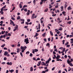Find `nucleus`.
I'll return each mask as SVG.
<instances>
[{
  "instance_id": "25",
  "label": "nucleus",
  "mask_w": 73,
  "mask_h": 73,
  "mask_svg": "<svg viewBox=\"0 0 73 73\" xmlns=\"http://www.w3.org/2000/svg\"><path fill=\"white\" fill-rule=\"evenodd\" d=\"M19 6L20 7V8H22V4L20 3L19 4Z\"/></svg>"
},
{
  "instance_id": "28",
  "label": "nucleus",
  "mask_w": 73,
  "mask_h": 73,
  "mask_svg": "<svg viewBox=\"0 0 73 73\" xmlns=\"http://www.w3.org/2000/svg\"><path fill=\"white\" fill-rule=\"evenodd\" d=\"M56 60L57 61H62V60H61V59H57Z\"/></svg>"
},
{
  "instance_id": "30",
  "label": "nucleus",
  "mask_w": 73,
  "mask_h": 73,
  "mask_svg": "<svg viewBox=\"0 0 73 73\" xmlns=\"http://www.w3.org/2000/svg\"><path fill=\"white\" fill-rule=\"evenodd\" d=\"M62 44L63 45L64 44V43H65V40H63L62 41Z\"/></svg>"
},
{
  "instance_id": "58",
  "label": "nucleus",
  "mask_w": 73,
  "mask_h": 73,
  "mask_svg": "<svg viewBox=\"0 0 73 73\" xmlns=\"http://www.w3.org/2000/svg\"><path fill=\"white\" fill-rule=\"evenodd\" d=\"M44 41H45V42H46V38H44Z\"/></svg>"
},
{
  "instance_id": "39",
  "label": "nucleus",
  "mask_w": 73,
  "mask_h": 73,
  "mask_svg": "<svg viewBox=\"0 0 73 73\" xmlns=\"http://www.w3.org/2000/svg\"><path fill=\"white\" fill-rule=\"evenodd\" d=\"M15 28H17L18 29V26L17 25H16L15 26Z\"/></svg>"
},
{
  "instance_id": "36",
  "label": "nucleus",
  "mask_w": 73,
  "mask_h": 73,
  "mask_svg": "<svg viewBox=\"0 0 73 73\" xmlns=\"http://www.w3.org/2000/svg\"><path fill=\"white\" fill-rule=\"evenodd\" d=\"M11 19L13 20H15V19L14 17H11Z\"/></svg>"
},
{
  "instance_id": "8",
  "label": "nucleus",
  "mask_w": 73,
  "mask_h": 73,
  "mask_svg": "<svg viewBox=\"0 0 73 73\" xmlns=\"http://www.w3.org/2000/svg\"><path fill=\"white\" fill-rule=\"evenodd\" d=\"M31 12V11L29 10H28V12L27 13V16H28V15H30V12Z\"/></svg>"
},
{
  "instance_id": "24",
  "label": "nucleus",
  "mask_w": 73,
  "mask_h": 73,
  "mask_svg": "<svg viewBox=\"0 0 73 73\" xmlns=\"http://www.w3.org/2000/svg\"><path fill=\"white\" fill-rule=\"evenodd\" d=\"M17 20H19L20 19V16H18L17 18Z\"/></svg>"
},
{
  "instance_id": "10",
  "label": "nucleus",
  "mask_w": 73,
  "mask_h": 73,
  "mask_svg": "<svg viewBox=\"0 0 73 73\" xmlns=\"http://www.w3.org/2000/svg\"><path fill=\"white\" fill-rule=\"evenodd\" d=\"M8 54V52H7V51H5L4 54V56H7V55Z\"/></svg>"
},
{
  "instance_id": "12",
  "label": "nucleus",
  "mask_w": 73,
  "mask_h": 73,
  "mask_svg": "<svg viewBox=\"0 0 73 73\" xmlns=\"http://www.w3.org/2000/svg\"><path fill=\"white\" fill-rule=\"evenodd\" d=\"M33 70V67H31L30 68V71L32 72Z\"/></svg>"
},
{
  "instance_id": "17",
  "label": "nucleus",
  "mask_w": 73,
  "mask_h": 73,
  "mask_svg": "<svg viewBox=\"0 0 73 73\" xmlns=\"http://www.w3.org/2000/svg\"><path fill=\"white\" fill-rule=\"evenodd\" d=\"M70 40H71L70 43H71V44L73 43V38L71 39H70Z\"/></svg>"
},
{
  "instance_id": "6",
  "label": "nucleus",
  "mask_w": 73,
  "mask_h": 73,
  "mask_svg": "<svg viewBox=\"0 0 73 73\" xmlns=\"http://www.w3.org/2000/svg\"><path fill=\"white\" fill-rule=\"evenodd\" d=\"M10 21L11 22V23H12V24H13V26H15V23H14V22H13V21H12V20H10Z\"/></svg>"
},
{
  "instance_id": "7",
  "label": "nucleus",
  "mask_w": 73,
  "mask_h": 73,
  "mask_svg": "<svg viewBox=\"0 0 73 73\" xmlns=\"http://www.w3.org/2000/svg\"><path fill=\"white\" fill-rule=\"evenodd\" d=\"M7 64L9 65H12V62H7Z\"/></svg>"
},
{
  "instance_id": "57",
  "label": "nucleus",
  "mask_w": 73,
  "mask_h": 73,
  "mask_svg": "<svg viewBox=\"0 0 73 73\" xmlns=\"http://www.w3.org/2000/svg\"><path fill=\"white\" fill-rule=\"evenodd\" d=\"M3 60H7V58L6 57L4 58Z\"/></svg>"
},
{
  "instance_id": "3",
  "label": "nucleus",
  "mask_w": 73,
  "mask_h": 73,
  "mask_svg": "<svg viewBox=\"0 0 73 73\" xmlns=\"http://www.w3.org/2000/svg\"><path fill=\"white\" fill-rule=\"evenodd\" d=\"M54 2H52L51 3V4H49V6H50V7H49V9H51V8H52V7H53V6H51V5H53V4H54Z\"/></svg>"
},
{
  "instance_id": "19",
  "label": "nucleus",
  "mask_w": 73,
  "mask_h": 73,
  "mask_svg": "<svg viewBox=\"0 0 73 73\" xmlns=\"http://www.w3.org/2000/svg\"><path fill=\"white\" fill-rule=\"evenodd\" d=\"M33 3L34 5H36V0H34Z\"/></svg>"
},
{
  "instance_id": "22",
  "label": "nucleus",
  "mask_w": 73,
  "mask_h": 73,
  "mask_svg": "<svg viewBox=\"0 0 73 73\" xmlns=\"http://www.w3.org/2000/svg\"><path fill=\"white\" fill-rule=\"evenodd\" d=\"M17 53H19L20 52V50H19V48H17Z\"/></svg>"
},
{
  "instance_id": "21",
  "label": "nucleus",
  "mask_w": 73,
  "mask_h": 73,
  "mask_svg": "<svg viewBox=\"0 0 73 73\" xmlns=\"http://www.w3.org/2000/svg\"><path fill=\"white\" fill-rule=\"evenodd\" d=\"M38 50L37 49H34V51L35 52H38Z\"/></svg>"
},
{
  "instance_id": "15",
  "label": "nucleus",
  "mask_w": 73,
  "mask_h": 73,
  "mask_svg": "<svg viewBox=\"0 0 73 73\" xmlns=\"http://www.w3.org/2000/svg\"><path fill=\"white\" fill-rule=\"evenodd\" d=\"M50 35H51V36H53V32L52 31H50Z\"/></svg>"
},
{
  "instance_id": "47",
  "label": "nucleus",
  "mask_w": 73,
  "mask_h": 73,
  "mask_svg": "<svg viewBox=\"0 0 73 73\" xmlns=\"http://www.w3.org/2000/svg\"><path fill=\"white\" fill-rule=\"evenodd\" d=\"M3 35H1V36H0V38H3Z\"/></svg>"
},
{
  "instance_id": "26",
  "label": "nucleus",
  "mask_w": 73,
  "mask_h": 73,
  "mask_svg": "<svg viewBox=\"0 0 73 73\" xmlns=\"http://www.w3.org/2000/svg\"><path fill=\"white\" fill-rule=\"evenodd\" d=\"M0 13H1V15H3V14H4V13H3V11H0Z\"/></svg>"
},
{
  "instance_id": "55",
  "label": "nucleus",
  "mask_w": 73,
  "mask_h": 73,
  "mask_svg": "<svg viewBox=\"0 0 73 73\" xmlns=\"http://www.w3.org/2000/svg\"><path fill=\"white\" fill-rule=\"evenodd\" d=\"M68 24H71V21H70L68 22Z\"/></svg>"
},
{
  "instance_id": "41",
  "label": "nucleus",
  "mask_w": 73,
  "mask_h": 73,
  "mask_svg": "<svg viewBox=\"0 0 73 73\" xmlns=\"http://www.w3.org/2000/svg\"><path fill=\"white\" fill-rule=\"evenodd\" d=\"M52 16H53V17H54V16H56V14H52Z\"/></svg>"
},
{
  "instance_id": "54",
  "label": "nucleus",
  "mask_w": 73,
  "mask_h": 73,
  "mask_svg": "<svg viewBox=\"0 0 73 73\" xmlns=\"http://www.w3.org/2000/svg\"><path fill=\"white\" fill-rule=\"evenodd\" d=\"M9 38H10V37H8L6 38L7 40H9Z\"/></svg>"
},
{
  "instance_id": "16",
  "label": "nucleus",
  "mask_w": 73,
  "mask_h": 73,
  "mask_svg": "<svg viewBox=\"0 0 73 73\" xmlns=\"http://www.w3.org/2000/svg\"><path fill=\"white\" fill-rule=\"evenodd\" d=\"M9 72H11V73H12V72H14V70L12 69L11 70H9Z\"/></svg>"
},
{
  "instance_id": "56",
  "label": "nucleus",
  "mask_w": 73,
  "mask_h": 73,
  "mask_svg": "<svg viewBox=\"0 0 73 73\" xmlns=\"http://www.w3.org/2000/svg\"><path fill=\"white\" fill-rule=\"evenodd\" d=\"M15 7H13L12 9V11H13L14 10H15Z\"/></svg>"
},
{
  "instance_id": "27",
  "label": "nucleus",
  "mask_w": 73,
  "mask_h": 73,
  "mask_svg": "<svg viewBox=\"0 0 73 73\" xmlns=\"http://www.w3.org/2000/svg\"><path fill=\"white\" fill-rule=\"evenodd\" d=\"M48 9H46L44 10V12H48Z\"/></svg>"
},
{
  "instance_id": "59",
  "label": "nucleus",
  "mask_w": 73,
  "mask_h": 73,
  "mask_svg": "<svg viewBox=\"0 0 73 73\" xmlns=\"http://www.w3.org/2000/svg\"><path fill=\"white\" fill-rule=\"evenodd\" d=\"M8 35L9 36H11V34L10 33H9L8 34Z\"/></svg>"
},
{
  "instance_id": "63",
  "label": "nucleus",
  "mask_w": 73,
  "mask_h": 73,
  "mask_svg": "<svg viewBox=\"0 0 73 73\" xmlns=\"http://www.w3.org/2000/svg\"><path fill=\"white\" fill-rule=\"evenodd\" d=\"M59 31H62V28H60L58 29Z\"/></svg>"
},
{
  "instance_id": "53",
  "label": "nucleus",
  "mask_w": 73,
  "mask_h": 73,
  "mask_svg": "<svg viewBox=\"0 0 73 73\" xmlns=\"http://www.w3.org/2000/svg\"><path fill=\"white\" fill-rule=\"evenodd\" d=\"M1 33V35H3V34H4V31H2Z\"/></svg>"
},
{
  "instance_id": "51",
  "label": "nucleus",
  "mask_w": 73,
  "mask_h": 73,
  "mask_svg": "<svg viewBox=\"0 0 73 73\" xmlns=\"http://www.w3.org/2000/svg\"><path fill=\"white\" fill-rule=\"evenodd\" d=\"M17 58V56H15V58H14L15 60H16V58Z\"/></svg>"
},
{
  "instance_id": "35",
  "label": "nucleus",
  "mask_w": 73,
  "mask_h": 73,
  "mask_svg": "<svg viewBox=\"0 0 73 73\" xmlns=\"http://www.w3.org/2000/svg\"><path fill=\"white\" fill-rule=\"evenodd\" d=\"M6 6H7L6 5H5L4 7H2V9H4V8H5V7H6Z\"/></svg>"
},
{
  "instance_id": "49",
  "label": "nucleus",
  "mask_w": 73,
  "mask_h": 73,
  "mask_svg": "<svg viewBox=\"0 0 73 73\" xmlns=\"http://www.w3.org/2000/svg\"><path fill=\"white\" fill-rule=\"evenodd\" d=\"M53 38H54L53 37H52L51 38V42H52V41H53Z\"/></svg>"
},
{
  "instance_id": "23",
  "label": "nucleus",
  "mask_w": 73,
  "mask_h": 73,
  "mask_svg": "<svg viewBox=\"0 0 73 73\" xmlns=\"http://www.w3.org/2000/svg\"><path fill=\"white\" fill-rule=\"evenodd\" d=\"M5 46V44H4L3 45H2L1 46V47H2V48H3V47H4V46Z\"/></svg>"
},
{
  "instance_id": "2",
  "label": "nucleus",
  "mask_w": 73,
  "mask_h": 73,
  "mask_svg": "<svg viewBox=\"0 0 73 73\" xmlns=\"http://www.w3.org/2000/svg\"><path fill=\"white\" fill-rule=\"evenodd\" d=\"M24 42H26V44H27L29 43L28 38H27L26 39H25L24 40Z\"/></svg>"
},
{
  "instance_id": "11",
  "label": "nucleus",
  "mask_w": 73,
  "mask_h": 73,
  "mask_svg": "<svg viewBox=\"0 0 73 73\" xmlns=\"http://www.w3.org/2000/svg\"><path fill=\"white\" fill-rule=\"evenodd\" d=\"M60 55H57L56 57V59H59V58H60Z\"/></svg>"
},
{
  "instance_id": "4",
  "label": "nucleus",
  "mask_w": 73,
  "mask_h": 73,
  "mask_svg": "<svg viewBox=\"0 0 73 73\" xmlns=\"http://www.w3.org/2000/svg\"><path fill=\"white\" fill-rule=\"evenodd\" d=\"M51 60V58H49V59L48 60L45 62L46 64H48V63H49V62Z\"/></svg>"
},
{
  "instance_id": "38",
  "label": "nucleus",
  "mask_w": 73,
  "mask_h": 73,
  "mask_svg": "<svg viewBox=\"0 0 73 73\" xmlns=\"http://www.w3.org/2000/svg\"><path fill=\"white\" fill-rule=\"evenodd\" d=\"M25 24H26L27 25H29V23L28 22H26L25 23Z\"/></svg>"
},
{
  "instance_id": "34",
  "label": "nucleus",
  "mask_w": 73,
  "mask_h": 73,
  "mask_svg": "<svg viewBox=\"0 0 73 73\" xmlns=\"http://www.w3.org/2000/svg\"><path fill=\"white\" fill-rule=\"evenodd\" d=\"M62 13L63 15H64V16H65L66 15H65V11H63L62 12Z\"/></svg>"
},
{
  "instance_id": "42",
  "label": "nucleus",
  "mask_w": 73,
  "mask_h": 73,
  "mask_svg": "<svg viewBox=\"0 0 73 73\" xmlns=\"http://www.w3.org/2000/svg\"><path fill=\"white\" fill-rule=\"evenodd\" d=\"M1 29H3V30H4V27H3V28L2 27H1L0 28Z\"/></svg>"
},
{
  "instance_id": "62",
  "label": "nucleus",
  "mask_w": 73,
  "mask_h": 73,
  "mask_svg": "<svg viewBox=\"0 0 73 73\" xmlns=\"http://www.w3.org/2000/svg\"><path fill=\"white\" fill-rule=\"evenodd\" d=\"M40 65V63H38V64H37V66H39Z\"/></svg>"
},
{
  "instance_id": "40",
  "label": "nucleus",
  "mask_w": 73,
  "mask_h": 73,
  "mask_svg": "<svg viewBox=\"0 0 73 73\" xmlns=\"http://www.w3.org/2000/svg\"><path fill=\"white\" fill-rule=\"evenodd\" d=\"M33 60H35V61H37V60H36V58H33Z\"/></svg>"
},
{
  "instance_id": "33",
  "label": "nucleus",
  "mask_w": 73,
  "mask_h": 73,
  "mask_svg": "<svg viewBox=\"0 0 73 73\" xmlns=\"http://www.w3.org/2000/svg\"><path fill=\"white\" fill-rule=\"evenodd\" d=\"M24 11H25V12H27V11H28V10H27V9H25L24 10Z\"/></svg>"
},
{
  "instance_id": "46",
  "label": "nucleus",
  "mask_w": 73,
  "mask_h": 73,
  "mask_svg": "<svg viewBox=\"0 0 73 73\" xmlns=\"http://www.w3.org/2000/svg\"><path fill=\"white\" fill-rule=\"evenodd\" d=\"M31 21V20L30 19H28L27 20V22H30Z\"/></svg>"
},
{
  "instance_id": "48",
  "label": "nucleus",
  "mask_w": 73,
  "mask_h": 73,
  "mask_svg": "<svg viewBox=\"0 0 73 73\" xmlns=\"http://www.w3.org/2000/svg\"><path fill=\"white\" fill-rule=\"evenodd\" d=\"M49 45H50V44L49 43H47L46 44V46H49Z\"/></svg>"
},
{
  "instance_id": "31",
  "label": "nucleus",
  "mask_w": 73,
  "mask_h": 73,
  "mask_svg": "<svg viewBox=\"0 0 73 73\" xmlns=\"http://www.w3.org/2000/svg\"><path fill=\"white\" fill-rule=\"evenodd\" d=\"M20 54L21 56H22V57H23V53H22V52H20Z\"/></svg>"
},
{
  "instance_id": "5",
  "label": "nucleus",
  "mask_w": 73,
  "mask_h": 73,
  "mask_svg": "<svg viewBox=\"0 0 73 73\" xmlns=\"http://www.w3.org/2000/svg\"><path fill=\"white\" fill-rule=\"evenodd\" d=\"M20 20L21 21H23V22H21V23L22 24H24V21H25V20L24 19H21Z\"/></svg>"
},
{
  "instance_id": "32",
  "label": "nucleus",
  "mask_w": 73,
  "mask_h": 73,
  "mask_svg": "<svg viewBox=\"0 0 73 73\" xmlns=\"http://www.w3.org/2000/svg\"><path fill=\"white\" fill-rule=\"evenodd\" d=\"M69 64V65H70V66H73V65L72 64V63H70Z\"/></svg>"
},
{
  "instance_id": "37",
  "label": "nucleus",
  "mask_w": 73,
  "mask_h": 73,
  "mask_svg": "<svg viewBox=\"0 0 73 73\" xmlns=\"http://www.w3.org/2000/svg\"><path fill=\"white\" fill-rule=\"evenodd\" d=\"M26 54H29V51H27Z\"/></svg>"
},
{
  "instance_id": "60",
  "label": "nucleus",
  "mask_w": 73,
  "mask_h": 73,
  "mask_svg": "<svg viewBox=\"0 0 73 73\" xmlns=\"http://www.w3.org/2000/svg\"><path fill=\"white\" fill-rule=\"evenodd\" d=\"M61 0H59L58 1H56V3H59V2H60Z\"/></svg>"
},
{
  "instance_id": "45",
  "label": "nucleus",
  "mask_w": 73,
  "mask_h": 73,
  "mask_svg": "<svg viewBox=\"0 0 73 73\" xmlns=\"http://www.w3.org/2000/svg\"><path fill=\"white\" fill-rule=\"evenodd\" d=\"M38 28L39 29H40V24H38Z\"/></svg>"
},
{
  "instance_id": "50",
  "label": "nucleus",
  "mask_w": 73,
  "mask_h": 73,
  "mask_svg": "<svg viewBox=\"0 0 73 73\" xmlns=\"http://www.w3.org/2000/svg\"><path fill=\"white\" fill-rule=\"evenodd\" d=\"M65 48H64L62 50V51L63 52H65Z\"/></svg>"
},
{
  "instance_id": "13",
  "label": "nucleus",
  "mask_w": 73,
  "mask_h": 73,
  "mask_svg": "<svg viewBox=\"0 0 73 73\" xmlns=\"http://www.w3.org/2000/svg\"><path fill=\"white\" fill-rule=\"evenodd\" d=\"M38 34H37V33H36L35 35L34 36V37H37V36H38Z\"/></svg>"
},
{
  "instance_id": "18",
  "label": "nucleus",
  "mask_w": 73,
  "mask_h": 73,
  "mask_svg": "<svg viewBox=\"0 0 73 73\" xmlns=\"http://www.w3.org/2000/svg\"><path fill=\"white\" fill-rule=\"evenodd\" d=\"M71 9H72L70 7H68V10H71Z\"/></svg>"
},
{
  "instance_id": "43",
  "label": "nucleus",
  "mask_w": 73,
  "mask_h": 73,
  "mask_svg": "<svg viewBox=\"0 0 73 73\" xmlns=\"http://www.w3.org/2000/svg\"><path fill=\"white\" fill-rule=\"evenodd\" d=\"M30 57H31V56H33V54L32 53H31L30 54Z\"/></svg>"
},
{
  "instance_id": "1",
  "label": "nucleus",
  "mask_w": 73,
  "mask_h": 73,
  "mask_svg": "<svg viewBox=\"0 0 73 73\" xmlns=\"http://www.w3.org/2000/svg\"><path fill=\"white\" fill-rule=\"evenodd\" d=\"M27 46H21L20 47L21 49L22 50V52L23 53L24 52V51H25V50L27 49Z\"/></svg>"
},
{
  "instance_id": "61",
  "label": "nucleus",
  "mask_w": 73,
  "mask_h": 73,
  "mask_svg": "<svg viewBox=\"0 0 73 73\" xmlns=\"http://www.w3.org/2000/svg\"><path fill=\"white\" fill-rule=\"evenodd\" d=\"M69 44V42H67L65 44V45H68V44Z\"/></svg>"
},
{
  "instance_id": "9",
  "label": "nucleus",
  "mask_w": 73,
  "mask_h": 73,
  "mask_svg": "<svg viewBox=\"0 0 73 73\" xmlns=\"http://www.w3.org/2000/svg\"><path fill=\"white\" fill-rule=\"evenodd\" d=\"M67 62L68 64H71V63L72 62L70 60H69V59H68V60H67Z\"/></svg>"
},
{
  "instance_id": "64",
  "label": "nucleus",
  "mask_w": 73,
  "mask_h": 73,
  "mask_svg": "<svg viewBox=\"0 0 73 73\" xmlns=\"http://www.w3.org/2000/svg\"><path fill=\"white\" fill-rule=\"evenodd\" d=\"M54 49H56V46L55 45L54 47Z\"/></svg>"
},
{
  "instance_id": "14",
  "label": "nucleus",
  "mask_w": 73,
  "mask_h": 73,
  "mask_svg": "<svg viewBox=\"0 0 73 73\" xmlns=\"http://www.w3.org/2000/svg\"><path fill=\"white\" fill-rule=\"evenodd\" d=\"M42 19H43V17L41 18V19H40V20L41 21V23H43V22H44V21L42 20Z\"/></svg>"
},
{
  "instance_id": "52",
  "label": "nucleus",
  "mask_w": 73,
  "mask_h": 73,
  "mask_svg": "<svg viewBox=\"0 0 73 73\" xmlns=\"http://www.w3.org/2000/svg\"><path fill=\"white\" fill-rule=\"evenodd\" d=\"M70 45L68 44V45H67V48H69V47H70Z\"/></svg>"
},
{
  "instance_id": "44",
  "label": "nucleus",
  "mask_w": 73,
  "mask_h": 73,
  "mask_svg": "<svg viewBox=\"0 0 73 73\" xmlns=\"http://www.w3.org/2000/svg\"><path fill=\"white\" fill-rule=\"evenodd\" d=\"M65 6H64V8H66L67 7V5H66V4H65L64 5Z\"/></svg>"
},
{
  "instance_id": "29",
  "label": "nucleus",
  "mask_w": 73,
  "mask_h": 73,
  "mask_svg": "<svg viewBox=\"0 0 73 73\" xmlns=\"http://www.w3.org/2000/svg\"><path fill=\"white\" fill-rule=\"evenodd\" d=\"M18 29H17L16 28H15V29L13 30V31H14V32H15V31H16L17 29V31Z\"/></svg>"
},
{
  "instance_id": "20",
  "label": "nucleus",
  "mask_w": 73,
  "mask_h": 73,
  "mask_svg": "<svg viewBox=\"0 0 73 73\" xmlns=\"http://www.w3.org/2000/svg\"><path fill=\"white\" fill-rule=\"evenodd\" d=\"M45 35H46V33H43L42 35V36H43V37H45Z\"/></svg>"
}]
</instances>
